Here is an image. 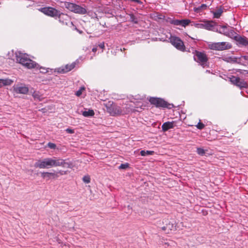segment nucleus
<instances>
[{
  "label": "nucleus",
  "mask_w": 248,
  "mask_h": 248,
  "mask_svg": "<svg viewBox=\"0 0 248 248\" xmlns=\"http://www.w3.org/2000/svg\"><path fill=\"white\" fill-rule=\"evenodd\" d=\"M62 166L71 168V164L66 162L65 160L61 158L53 157L52 158H46L42 160H39L35 163L34 167L40 169L50 168Z\"/></svg>",
  "instance_id": "nucleus-1"
},
{
  "label": "nucleus",
  "mask_w": 248,
  "mask_h": 248,
  "mask_svg": "<svg viewBox=\"0 0 248 248\" xmlns=\"http://www.w3.org/2000/svg\"><path fill=\"white\" fill-rule=\"evenodd\" d=\"M15 55L16 62L25 67L31 69L36 67V62L29 58L26 54L16 52Z\"/></svg>",
  "instance_id": "nucleus-2"
},
{
  "label": "nucleus",
  "mask_w": 248,
  "mask_h": 248,
  "mask_svg": "<svg viewBox=\"0 0 248 248\" xmlns=\"http://www.w3.org/2000/svg\"><path fill=\"white\" fill-rule=\"evenodd\" d=\"M63 6L71 12L80 15H84L87 13L85 6L83 7L75 3L64 1L63 2Z\"/></svg>",
  "instance_id": "nucleus-3"
},
{
  "label": "nucleus",
  "mask_w": 248,
  "mask_h": 248,
  "mask_svg": "<svg viewBox=\"0 0 248 248\" xmlns=\"http://www.w3.org/2000/svg\"><path fill=\"white\" fill-rule=\"evenodd\" d=\"M208 47L210 49L212 50L223 51L231 48L232 47V45L229 42H222L210 43L208 44Z\"/></svg>",
  "instance_id": "nucleus-4"
},
{
  "label": "nucleus",
  "mask_w": 248,
  "mask_h": 248,
  "mask_svg": "<svg viewBox=\"0 0 248 248\" xmlns=\"http://www.w3.org/2000/svg\"><path fill=\"white\" fill-rule=\"evenodd\" d=\"M149 101L151 104L155 105L156 107L171 108L173 106L172 104H169L160 98L151 97Z\"/></svg>",
  "instance_id": "nucleus-5"
},
{
  "label": "nucleus",
  "mask_w": 248,
  "mask_h": 248,
  "mask_svg": "<svg viewBox=\"0 0 248 248\" xmlns=\"http://www.w3.org/2000/svg\"><path fill=\"white\" fill-rule=\"evenodd\" d=\"M213 31L224 34L231 38H232L233 35H235V31L232 29L229 28L227 26L216 27V25H215V30H214Z\"/></svg>",
  "instance_id": "nucleus-6"
},
{
  "label": "nucleus",
  "mask_w": 248,
  "mask_h": 248,
  "mask_svg": "<svg viewBox=\"0 0 248 248\" xmlns=\"http://www.w3.org/2000/svg\"><path fill=\"white\" fill-rule=\"evenodd\" d=\"M194 59L202 66L204 67L207 64L208 57L204 52L196 50L194 53Z\"/></svg>",
  "instance_id": "nucleus-7"
},
{
  "label": "nucleus",
  "mask_w": 248,
  "mask_h": 248,
  "mask_svg": "<svg viewBox=\"0 0 248 248\" xmlns=\"http://www.w3.org/2000/svg\"><path fill=\"white\" fill-rule=\"evenodd\" d=\"M193 25L198 29H204L209 31H213L215 30L216 23L213 21H204L202 23H193Z\"/></svg>",
  "instance_id": "nucleus-8"
},
{
  "label": "nucleus",
  "mask_w": 248,
  "mask_h": 248,
  "mask_svg": "<svg viewBox=\"0 0 248 248\" xmlns=\"http://www.w3.org/2000/svg\"><path fill=\"white\" fill-rule=\"evenodd\" d=\"M170 40V43L177 49L182 51L185 50L184 42L180 38L175 36H171Z\"/></svg>",
  "instance_id": "nucleus-9"
},
{
  "label": "nucleus",
  "mask_w": 248,
  "mask_h": 248,
  "mask_svg": "<svg viewBox=\"0 0 248 248\" xmlns=\"http://www.w3.org/2000/svg\"><path fill=\"white\" fill-rule=\"evenodd\" d=\"M39 10L45 15L55 18L59 15V11L51 7L41 8Z\"/></svg>",
  "instance_id": "nucleus-10"
},
{
  "label": "nucleus",
  "mask_w": 248,
  "mask_h": 248,
  "mask_svg": "<svg viewBox=\"0 0 248 248\" xmlns=\"http://www.w3.org/2000/svg\"><path fill=\"white\" fill-rule=\"evenodd\" d=\"M107 111L111 116L122 115L121 107L116 104H110L106 106Z\"/></svg>",
  "instance_id": "nucleus-11"
},
{
  "label": "nucleus",
  "mask_w": 248,
  "mask_h": 248,
  "mask_svg": "<svg viewBox=\"0 0 248 248\" xmlns=\"http://www.w3.org/2000/svg\"><path fill=\"white\" fill-rule=\"evenodd\" d=\"M232 38L236 42V44L239 46H248V40L245 36H242L235 32V35H233Z\"/></svg>",
  "instance_id": "nucleus-12"
},
{
  "label": "nucleus",
  "mask_w": 248,
  "mask_h": 248,
  "mask_svg": "<svg viewBox=\"0 0 248 248\" xmlns=\"http://www.w3.org/2000/svg\"><path fill=\"white\" fill-rule=\"evenodd\" d=\"M162 230L165 232L166 233L169 234L176 230V224L174 220L169 221L165 226L161 228Z\"/></svg>",
  "instance_id": "nucleus-13"
},
{
  "label": "nucleus",
  "mask_w": 248,
  "mask_h": 248,
  "mask_svg": "<svg viewBox=\"0 0 248 248\" xmlns=\"http://www.w3.org/2000/svg\"><path fill=\"white\" fill-rule=\"evenodd\" d=\"M14 90L17 93L26 94L29 91V89L25 85L18 84L14 86Z\"/></svg>",
  "instance_id": "nucleus-14"
},
{
  "label": "nucleus",
  "mask_w": 248,
  "mask_h": 248,
  "mask_svg": "<svg viewBox=\"0 0 248 248\" xmlns=\"http://www.w3.org/2000/svg\"><path fill=\"white\" fill-rule=\"evenodd\" d=\"M76 66V62H74L70 64H66L64 66H62L58 69V72L61 73H65L74 69Z\"/></svg>",
  "instance_id": "nucleus-15"
},
{
  "label": "nucleus",
  "mask_w": 248,
  "mask_h": 248,
  "mask_svg": "<svg viewBox=\"0 0 248 248\" xmlns=\"http://www.w3.org/2000/svg\"><path fill=\"white\" fill-rule=\"evenodd\" d=\"M56 19H58L59 22L63 25H67L69 21V16L66 14L61 13L60 11H59V15L57 16Z\"/></svg>",
  "instance_id": "nucleus-16"
},
{
  "label": "nucleus",
  "mask_w": 248,
  "mask_h": 248,
  "mask_svg": "<svg viewBox=\"0 0 248 248\" xmlns=\"http://www.w3.org/2000/svg\"><path fill=\"white\" fill-rule=\"evenodd\" d=\"M248 56H241L240 57L238 58H234L232 59V58H230L229 59L231 60L232 62H235L238 63H241L242 64H245V63L248 61L247 60Z\"/></svg>",
  "instance_id": "nucleus-17"
},
{
  "label": "nucleus",
  "mask_w": 248,
  "mask_h": 248,
  "mask_svg": "<svg viewBox=\"0 0 248 248\" xmlns=\"http://www.w3.org/2000/svg\"><path fill=\"white\" fill-rule=\"evenodd\" d=\"M174 126V122H167L164 123L162 125V129L163 131H167L170 129L173 128Z\"/></svg>",
  "instance_id": "nucleus-18"
},
{
  "label": "nucleus",
  "mask_w": 248,
  "mask_h": 248,
  "mask_svg": "<svg viewBox=\"0 0 248 248\" xmlns=\"http://www.w3.org/2000/svg\"><path fill=\"white\" fill-rule=\"evenodd\" d=\"M122 115L128 114L130 112L135 111V109L133 107H131L128 105H126L124 107L121 108Z\"/></svg>",
  "instance_id": "nucleus-19"
},
{
  "label": "nucleus",
  "mask_w": 248,
  "mask_h": 248,
  "mask_svg": "<svg viewBox=\"0 0 248 248\" xmlns=\"http://www.w3.org/2000/svg\"><path fill=\"white\" fill-rule=\"evenodd\" d=\"M82 114L84 117H91L94 115V111L93 109H88V110H85L82 111Z\"/></svg>",
  "instance_id": "nucleus-20"
},
{
  "label": "nucleus",
  "mask_w": 248,
  "mask_h": 248,
  "mask_svg": "<svg viewBox=\"0 0 248 248\" xmlns=\"http://www.w3.org/2000/svg\"><path fill=\"white\" fill-rule=\"evenodd\" d=\"M222 13V9L221 8H218L215 10L214 12H213L214 17L215 18H218L221 16Z\"/></svg>",
  "instance_id": "nucleus-21"
},
{
  "label": "nucleus",
  "mask_w": 248,
  "mask_h": 248,
  "mask_svg": "<svg viewBox=\"0 0 248 248\" xmlns=\"http://www.w3.org/2000/svg\"><path fill=\"white\" fill-rule=\"evenodd\" d=\"M237 86L240 87L241 89L243 88H247L248 86V84L243 79L239 78V82H238Z\"/></svg>",
  "instance_id": "nucleus-22"
},
{
  "label": "nucleus",
  "mask_w": 248,
  "mask_h": 248,
  "mask_svg": "<svg viewBox=\"0 0 248 248\" xmlns=\"http://www.w3.org/2000/svg\"><path fill=\"white\" fill-rule=\"evenodd\" d=\"M11 82L12 81L10 79H0V87H1L3 86L10 85L11 84Z\"/></svg>",
  "instance_id": "nucleus-23"
},
{
  "label": "nucleus",
  "mask_w": 248,
  "mask_h": 248,
  "mask_svg": "<svg viewBox=\"0 0 248 248\" xmlns=\"http://www.w3.org/2000/svg\"><path fill=\"white\" fill-rule=\"evenodd\" d=\"M191 22L189 19H181L180 20V26L185 27Z\"/></svg>",
  "instance_id": "nucleus-24"
},
{
  "label": "nucleus",
  "mask_w": 248,
  "mask_h": 248,
  "mask_svg": "<svg viewBox=\"0 0 248 248\" xmlns=\"http://www.w3.org/2000/svg\"><path fill=\"white\" fill-rule=\"evenodd\" d=\"M154 152L152 151L141 150L140 152V154L142 156H146L148 155H152L154 154Z\"/></svg>",
  "instance_id": "nucleus-25"
},
{
  "label": "nucleus",
  "mask_w": 248,
  "mask_h": 248,
  "mask_svg": "<svg viewBox=\"0 0 248 248\" xmlns=\"http://www.w3.org/2000/svg\"><path fill=\"white\" fill-rule=\"evenodd\" d=\"M230 79L232 83L237 86V84L239 82V78L236 77L235 76H232V77L230 78Z\"/></svg>",
  "instance_id": "nucleus-26"
},
{
  "label": "nucleus",
  "mask_w": 248,
  "mask_h": 248,
  "mask_svg": "<svg viewBox=\"0 0 248 248\" xmlns=\"http://www.w3.org/2000/svg\"><path fill=\"white\" fill-rule=\"evenodd\" d=\"M32 96L35 99H37L39 101L42 100V97L40 95V93L39 92L34 91L32 93Z\"/></svg>",
  "instance_id": "nucleus-27"
},
{
  "label": "nucleus",
  "mask_w": 248,
  "mask_h": 248,
  "mask_svg": "<svg viewBox=\"0 0 248 248\" xmlns=\"http://www.w3.org/2000/svg\"><path fill=\"white\" fill-rule=\"evenodd\" d=\"M41 177L44 179H46L47 180L51 179L49 172H43L41 173Z\"/></svg>",
  "instance_id": "nucleus-28"
},
{
  "label": "nucleus",
  "mask_w": 248,
  "mask_h": 248,
  "mask_svg": "<svg viewBox=\"0 0 248 248\" xmlns=\"http://www.w3.org/2000/svg\"><path fill=\"white\" fill-rule=\"evenodd\" d=\"M169 22L171 24L176 25V26H180V20L170 19Z\"/></svg>",
  "instance_id": "nucleus-29"
},
{
  "label": "nucleus",
  "mask_w": 248,
  "mask_h": 248,
  "mask_svg": "<svg viewBox=\"0 0 248 248\" xmlns=\"http://www.w3.org/2000/svg\"><path fill=\"white\" fill-rule=\"evenodd\" d=\"M130 20L132 22L137 24L138 23V19L135 17V16L133 14H130Z\"/></svg>",
  "instance_id": "nucleus-30"
},
{
  "label": "nucleus",
  "mask_w": 248,
  "mask_h": 248,
  "mask_svg": "<svg viewBox=\"0 0 248 248\" xmlns=\"http://www.w3.org/2000/svg\"><path fill=\"white\" fill-rule=\"evenodd\" d=\"M83 181L86 184H89L90 183L91 178L89 175H85L82 178Z\"/></svg>",
  "instance_id": "nucleus-31"
},
{
  "label": "nucleus",
  "mask_w": 248,
  "mask_h": 248,
  "mask_svg": "<svg viewBox=\"0 0 248 248\" xmlns=\"http://www.w3.org/2000/svg\"><path fill=\"white\" fill-rule=\"evenodd\" d=\"M197 152L198 154L201 155H203L205 154V151L204 149L202 148H197Z\"/></svg>",
  "instance_id": "nucleus-32"
},
{
  "label": "nucleus",
  "mask_w": 248,
  "mask_h": 248,
  "mask_svg": "<svg viewBox=\"0 0 248 248\" xmlns=\"http://www.w3.org/2000/svg\"><path fill=\"white\" fill-rule=\"evenodd\" d=\"M85 90V88L84 87H81L75 93V94L77 96H79L81 94L83 90Z\"/></svg>",
  "instance_id": "nucleus-33"
},
{
  "label": "nucleus",
  "mask_w": 248,
  "mask_h": 248,
  "mask_svg": "<svg viewBox=\"0 0 248 248\" xmlns=\"http://www.w3.org/2000/svg\"><path fill=\"white\" fill-rule=\"evenodd\" d=\"M196 126L198 129L201 130L204 127L205 125L200 122L198 123Z\"/></svg>",
  "instance_id": "nucleus-34"
},
{
  "label": "nucleus",
  "mask_w": 248,
  "mask_h": 248,
  "mask_svg": "<svg viewBox=\"0 0 248 248\" xmlns=\"http://www.w3.org/2000/svg\"><path fill=\"white\" fill-rule=\"evenodd\" d=\"M47 146L52 149H55L56 148V145L52 142H48L47 144Z\"/></svg>",
  "instance_id": "nucleus-35"
},
{
  "label": "nucleus",
  "mask_w": 248,
  "mask_h": 248,
  "mask_svg": "<svg viewBox=\"0 0 248 248\" xmlns=\"http://www.w3.org/2000/svg\"><path fill=\"white\" fill-rule=\"evenodd\" d=\"M129 167V164L127 163L122 164L119 167V169H126Z\"/></svg>",
  "instance_id": "nucleus-36"
},
{
  "label": "nucleus",
  "mask_w": 248,
  "mask_h": 248,
  "mask_svg": "<svg viewBox=\"0 0 248 248\" xmlns=\"http://www.w3.org/2000/svg\"><path fill=\"white\" fill-rule=\"evenodd\" d=\"M50 177L51 178L55 179L58 177V175L57 173H55L54 172H49Z\"/></svg>",
  "instance_id": "nucleus-37"
},
{
  "label": "nucleus",
  "mask_w": 248,
  "mask_h": 248,
  "mask_svg": "<svg viewBox=\"0 0 248 248\" xmlns=\"http://www.w3.org/2000/svg\"><path fill=\"white\" fill-rule=\"evenodd\" d=\"M57 173H60L61 175H65L67 174V171L60 170L57 172Z\"/></svg>",
  "instance_id": "nucleus-38"
},
{
  "label": "nucleus",
  "mask_w": 248,
  "mask_h": 248,
  "mask_svg": "<svg viewBox=\"0 0 248 248\" xmlns=\"http://www.w3.org/2000/svg\"><path fill=\"white\" fill-rule=\"evenodd\" d=\"M65 131L68 133H69V134H73L74 133V130L73 129H70V128H67Z\"/></svg>",
  "instance_id": "nucleus-39"
},
{
  "label": "nucleus",
  "mask_w": 248,
  "mask_h": 248,
  "mask_svg": "<svg viewBox=\"0 0 248 248\" xmlns=\"http://www.w3.org/2000/svg\"><path fill=\"white\" fill-rule=\"evenodd\" d=\"M40 72L43 73H46L47 72V70L45 68L41 67L40 68Z\"/></svg>",
  "instance_id": "nucleus-40"
},
{
  "label": "nucleus",
  "mask_w": 248,
  "mask_h": 248,
  "mask_svg": "<svg viewBox=\"0 0 248 248\" xmlns=\"http://www.w3.org/2000/svg\"><path fill=\"white\" fill-rule=\"evenodd\" d=\"M99 46L101 48H104V47H105V46H104V43H100L99 45Z\"/></svg>",
  "instance_id": "nucleus-41"
},
{
  "label": "nucleus",
  "mask_w": 248,
  "mask_h": 248,
  "mask_svg": "<svg viewBox=\"0 0 248 248\" xmlns=\"http://www.w3.org/2000/svg\"><path fill=\"white\" fill-rule=\"evenodd\" d=\"M207 6L205 4H202L201 6V8L203 9V8H206Z\"/></svg>",
  "instance_id": "nucleus-42"
},
{
  "label": "nucleus",
  "mask_w": 248,
  "mask_h": 248,
  "mask_svg": "<svg viewBox=\"0 0 248 248\" xmlns=\"http://www.w3.org/2000/svg\"><path fill=\"white\" fill-rule=\"evenodd\" d=\"M96 50H97V48H95V47L93 48V49H92V51H93V52H96Z\"/></svg>",
  "instance_id": "nucleus-43"
},
{
  "label": "nucleus",
  "mask_w": 248,
  "mask_h": 248,
  "mask_svg": "<svg viewBox=\"0 0 248 248\" xmlns=\"http://www.w3.org/2000/svg\"><path fill=\"white\" fill-rule=\"evenodd\" d=\"M130 101H131V102H134V103H135V102L134 101V100H133L132 99V100H130Z\"/></svg>",
  "instance_id": "nucleus-44"
},
{
  "label": "nucleus",
  "mask_w": 248,
  "mask_h": 248,
  "mask_svg": "<svg viewBox=\"0 0 248 248\" xmlns=\"http://www.w3.org/2000/svg\"><path fill=\"white\" fill-rule=\"evenodd\" d=\"M225 61H227V62H229V60H224Z\"/></svg>",
  "instance_id": "nucleus-45"
}]
</instances>
